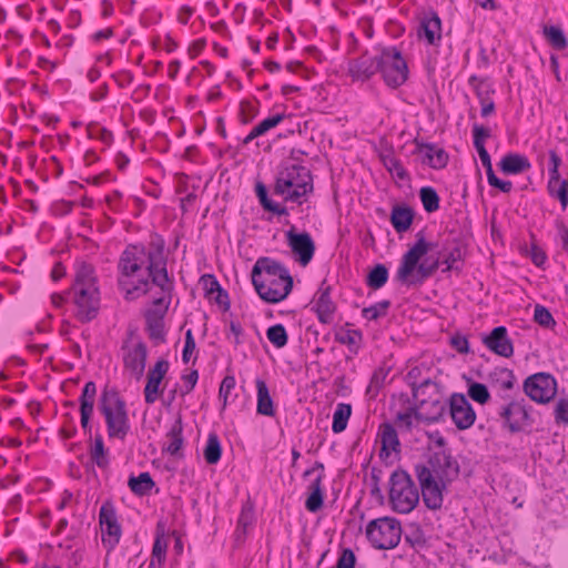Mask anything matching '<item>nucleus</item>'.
<instances>
[{
	"mask_svg": "<svg viewBox=\"0 0 568 568\" xmlns=\"http://www.w3.org/2000/svg\"><path fill=\"white\" fill-rule=\"evenodd\" d=\"M415 403H410V398L406 393L398 395V400L402 403V410L409 415L417 424L432 425L436 424L434 416L432 417L426 409L420 406L419 397L413 398Z\"/></svg>",
	"mask_w": 568,
	"mask_h": 568,
	"instance_id": "obj_29",
	"label": "nucleus"
},
{
	"mask_svg": "<svg viewBox=\"0 0 568 568\" xmlns=\"http://www.w3.org/2000/svg\"><path fill=\"white\" fill-rule=\"evenodd\" d=\"M542 33L549 45L555 50L561 51L568 47V40L560 27L545 26Z\"/></svg>",
	"mask_w": 568,
	"mask_h": 568,
	"instance_id": "obj_45",
	"label": "nucleus"
},
{
	"mask_svg": "<svg viewBox=\"0 0 568 568\" xmlns=\"http://www.w3.org/2000/svg\"><path fill=\"white\" fill-rule=\"evenodd\" d=\"M334 339L341 345H346L349 353L357 355L363 343V333L359 329H344L341 327L335 332Z\"/></svg>",
	"mask_w": 568,
	"mask_h": 568,
	"instance_id": "obj_37",
	"label": "nucleus"
},
{
	"mask_svg": "<svg viewBox=\"0 0 568 568\" xmlns=\"http://www.w3.org/2000/svg\"><path fill=\"white\" fill-rule=\"evenodd\" d=\"M429 367H427L425 364H420L417 366L412 367L406 376L405 381L408 384V386L412 388V396L413 398H418L420 393H424V381L426 377H424V372H428Z\"/></svg>",
	"mask_w": 568,
	"mask_h": 568,
	"instance_id": "obj_40",
	"label": "nucleus"
},
{
	"mask_svg": "<svg viewBox=\"0 0 568 568\" xmlns=\"http://www.w3.org/2000/svg\"><path fill=\"white\" fill-rule=\"evenodd\" d=\"M390 305L392 303L389 300H383L374 305L364 307L362 310V316L368 321H377L379 317L385 316L387 314V311L390 307Z\"/></svg>",
	"mask_w": 568,
	"mask_h": 568,
	"instance_id": "obj_54",
	"label": "nucleus"
},
{
	"mask_svg": "<svg viewBox=\"0 0 568 568\" xmlns=\"http://www.w3.org/2000/svg\"><path fill=\"white\" fill-rule=\"evenodd\" d=\"M332 287L327 285L326 280H324L320 288L317 291V300L314 305V311L317 315V320L322 324H329L333 321L334 313L336 311V305L331 298Z\"/></svg>",
	"mask_w": 568,
	"mask_h": 568,
	"instance_id": "obj_27",
	"label": "nucleus"
},
{
	"mask_svg": "<svg viewBox=\"0 0 568 568\" xmlns=\"http://www.w3.org/2000/svg\"><path fill=\"white\" fill-rule=\"evenodd\" d=\"M258 110L250 101H242L240 103V121L243 124L252 122L257 115Z\"/></svg>",
	"mask_w": 568,
	"mask_h": 568,
	"instance_id": "obj_60",
	"label": "nucleus"
},
{
	"mask_svg": "<svg viewBox=\"0 0 568 568\" xmlns=\"http://www.w3.org/2000/svg\"><path fill=\"white\" fill-rule=\"evenodd\" d=\"M498 416L503 422V428L510 434H529L535 424L532 408L525 398H509L499 407Z\"/></svg>",
	"mask_w": 568,
	"mask_h": 568,
	"instance_id": "obj_8",
	"label": "nucleus"
},
{
	"mask_svg": "<svg viewBox=\"0 0 568 568\" xmlns=\"http://www.w3.org/2000/svg\"><path fill=\"white\" fill-rule=\"evenodd\" d=\"M285 118H286L285 113H276V114H273V115L262 120L241 141V144L242 145L250 144L256 138L262 136V135L266 134L270 130L276 128Z\"/></svg>",
	"mask_w": 568,
	"mask_h": 568,
	"instance_id": "obj_36",
	"label": "nucleus"
},
{
	"mask_svg": "<svg viewBox=\"0 0 568 568\" xmlns=\"http://www.w3.org/2000/svg\"><path fill=\"white\" fill-rule=\"evenodd\" d=\"M71 294L75 305L74 316L80 323H89L97 318L100 311V291L94 266L87 262L75 265L72 286L67 292Z\"/></svg>",
	"mask_w": 568,
	"mask_h": 568,
	"instance_id": "obj_4",
	"label": "nucleus"
},
{
	"mask_svg": "<svg viewBox=\"0 0 568 568\" xmlns=\"http://www.w3.org/2000/svg\"><path fill=\"white\" fill-rule=\"evenodd\" d=\"M417 37L424 39L429 45H439L442 41V20L435 10L429 9L423 13Z\"/></svg>",
	"mask_w": 568,
	"mask_h": 568,
	"instance_id": "obj_20",
	"label": "nucleus"
},
{
	"mask_svg": "<svg viewBox=\"0 0 568 568\" xmlns=\"http://www.w3.org/2000/svg\"><path fill=\"white\" fill-rule=\"evenodd\" d=\"M285 237L287 245L291 247V251L300 265H308L316 248L311 234L306 231L297 232L296 227L292 225L290 230L285 232Z\"/></svg>",
	"mask_w": 568,
	"mask_h": 568,
	"instance_id": "obj_15",
	"label": "nucleus"
},
{
	"mask_svg": "<svg viewBox=\"0 0 568 568\" xmlns=\"http://www.w3.org/2000/svg\"><path fill=\"white\" fill-rule=\"evenodd\" d=\"M99 409L106 423L109 438L123 440L129 430L130 422L125 400L114 387L105 386L100 395Z\"/></svg>",
	"mask_w": 568,
	"mask_h": 568,
	"instance_id": "obj_6",
	"label": "nucleus"
},
{
	"mask_svg": "<svg viewBox=\"0 0 568 568\" xmlns=\"http://www.w3.org/2000/svg\"><path fill=\"white\" fill-rule=\"evenodd\" d=\"M555 420L557 424H568V398H560L555 407Z\"/></svg>",
	"mask_w": 568,
	"mask_h": 568,
	"instance_id": "obj_64",
	"label": "nucleus"
},
{
	"mask_svg": "<svg viewBox=\"0 0 568 568\" xmlns=\"http://www.w3.org/2000/svg\"><path fill=\"white\" fill-rule=\"evenodd\" d=\"M467 394L474 402L480 405L487 404L490 399V393L487 386L478 382L470 381L468 383Z\"/></svg>",
	"mask_w": 568,
	"mask_h": 568,
	"instance_id": "obj_53",
	"label": "nucleus"
},
{
	"mask_svg": "<svg viewBox=\"0 0 568 568\" xmlns=\"http://www.w3.org/2000/svg\"><path fill=\"white\" fill-rule=\"evenodd\" d=\"M170 304L151 305L150 308L145 310L143 316L145 320V331L149 338L156 344L165 343V323L164 318L169 311Z\"/></svg>",
	"mask_w": 568,
	"mask_h": 568,
	"instance_id": "obj_17",
	"label": "nucleus"
},
{
	"mask_svg": "<svg viewBox=\"0 0 568 568\" xmlns=\"http://www.w3.org/2000/svg\"><path fill=\"white\" fill-rule=\"evenodd\" d=\"M444 386L429 376L424 381V393L419 394L420 406H423L427 413L433 417L436 423L444 419L447 410V403L443 399Z\"/></svg>",
	"mask_w": 568,
	"mask_h": 568,
	"instance_id": "obj_12",
	"label": "nucleus"
},
{
	"mask_svg": "<svg viewBox=\"0 0 568 568\" xmlns=\"http://www.w3.org/2000/svg\"><path fill=\"white\" fill-rule=\"evenodd\" d=\"M388 275V268L384 264L378 263L367 273L366 285L372 290H379L387 283Z\"/></svg>",
	"mask_w": 568,
	"mask_h": 568,
	"instance_id": "obj_44",
	"label": "nucleus"
},
{
	"mask_svg": "<svg viewBox=\"0 0 568 568\" xmlns=\"http://www.w3.org/2000/svg\"><path fill=\"white\" fill-rule=\"evenodd\" d=\"M526 254L529 255L531 262L537 267H542L547 260L546 252L539 247L535 242L531 243L530 250L528 251L527 247H525Z\"/></svg>",
	"mask_w": 568,
	"mask_h": 568,
	"instance_id": "obj_62",
	"label": "nucleus"
},
{
	"mask_svg": "<svg viewBox=\"0 0 568 568\" xmlns=\"http://www.w3.org/2000/svg\"><path fill=\"white\" fill-rule=\"evenodd\" d=\"M440 253L442 252H438V255H440ZM440 266V256H437L432 262H428V260L419 261L415 271L406 276L405 280L398 277V271L396 272L395 280L406 286H420L426 280L432 277Z\"/></svg>",
	"mask_w": 568,
	"mask_h": 568,
	"instance_id": "obj_24",
	"label": "nucleus"
},
{
	"mask_svg": "<svg viewBox=\"0 0 568 568\" xmlns=\"http://www.w3.org/2000/svg\"><path fill=\"white\" fill-rule=\"evenodd\" d=\"M203 455L209 465H215L220 462L222 456V446L220 438L215 433L209 434Z\"/></svg>",
	"mask_w": 568,
	"mask_h": 568,
	"instance_id": "obj_47",
	"label": "nucleus"
},
{
	"mask_svg": "<svg viewBox=\"0 0 568 568\" xmlns=\"http://www.w3.org/2000/svg\"><path fill=\"white\" fill-rule=\"evenodd\" d=\"M414 143L416 145L414 153L422 155L423 164L428 165L434 170H442L447 166L449 155L443 148H439L434 143L419 141L418 139H415Z\"/></svg>",
	"mask_w": 568,
	"mask_h": 568,
	"instance_id": "obj_22",
	"label": "nucleus"
},
{
	"mask_svg": "<svg viewBox=\"0 0 568 568\" xmlns=\"http://www.w3.org/2000/svg\"><path fill=\"white\" fill-rule=\"evenodd\" d=\"M99 524L102 531V542L109 549L118 545L122 529L118 521L115 507L111 500H105L99 511Z\"/></svg>",
	"mask_w": 568,
	"mask_h": 568,
	"instance_id": "obj_14",
	"label": "nucleus"
},
{
	"mask_svg": "<svg viewBox=\"0 0 568 568\" xmlns=\"http://www.w3.org/2000/svg\"><path fill=\"white\" fill-rule=\"evenodd\" d=\"M169 368V361L160 358L155 365L149 369L146 376L148 381L144 387V398L146 404H153L163 393V389H161L160 386Z\"/></svg>",
	"mask_w": 568,
	"mask_h": 568,
	"instance_id": "obj_21",
	"label": "nucleus"
},
{
	"mask_svg": "<svg viewBox=\"0 0 568 568\" xmlns=\"http://www.w3.org/2000/svg\"><path fill=\"white\" fill-rule=\"evenodd\" d=\"M378 436L381 437V452L379 456H389V450L398 452L400 443L398 439L397 428L394 424L383 423L379 425Z\"/></svg>",
	"mask_w": 568,
	"mask_h": 568,
	"instance_id": "obj_32",
	"label": "nucleus"
},
{
	"mask_svg": "<svg viewBox=\"0 0 568 568\" xmlns=\"http://www.w3.org/2000/svg\"><path fill=\"white\" fill-rule=\"evenodd\" d=\"M196 351V343L191 328L185 332L184 347L182 351V361L187 364L191 361L193 353Z\"/></svg>",
	"mask_w": 568,
	"mask_h": 568,
	"instance_id": "obj_59",
	"label": "nucleus"
},
{
	"mask_svg": "<svg viewBox=\"0 0 568 568\" xmlns=\"http://www.w3.org/2000/svg\"><path fill=\"white\" fill-rule=\"evenodd\" d=\"M523 388L531 400L538 404H547L557 394V381L549 373H536L525 379Z\"/></svg>",
	"mask_w": 568,
	"mask_h": 568,
	"instance_id": "obj_11",
	"label": "nucleus"
},
{
	"mask_svg": "<svg viewBox=\"0 0 568 568\" xmlns=\"http://www.w3.org/2000/svg\"><path fill=\"white\" fill-rule=\"evenodd\" d=\"M415 217V211L407 204H395L392 209L389 221L397 233L407 232Z\"/></svg>",
	"mask_w": 568,
	"mask_h": 568,
	"instance_id": "obj_30",
	"label": "nucleus"
},
{
	"mask_svg": "<svg viewBox=\"0 0 568 568\" xmlns=\"http://www.w3.org/2000/svg\"><path fill=\"white\" fill-rule=\"evenodd\" d=\"M468 84L474 89L481 105V116L486 118L493 114L495 112V102L491 99V95L495 93V89L489 79L471 75L468 79Z\"/></svg>",
	"mask_w": 568,
	"mask_h": 568,
	"instance_id": "obj_23",
	"label": "nucleus"
},
{
	"mask_svg": "<svg viewBox=\"0 0 568 568\" xmlns=\"http://www.w3.org/2000/svg\"><path fill=\"white\" fill-rule=\"evenodd\" d=\"M393 424L402 435L412 434L413 429L419 425L402 409L395 412Z\"/></svg>",
	"mask_w": 568,
	"mask_h": 568,
	"instance_id": "obj_55",
	"label": "nucleus"
},
{
	"mask_svg": "<svg viewBox=\"0 0 568 568\" xmlns=\"http://www.w3.org/2000/svg\"><path fill=\"white\" fill-rule=\"evenodd\" d=\"M128 486L134 495L142 497L151 493L152 488L155 486V483L152 479L150 473L144 471L139 476H130Z\"/></svg>",
	"mask_w": 568,
	"mask_h": 568,
	"instance_id": "obj_42",
	"label": "nucleus"
},
{
	"mask_svg": "<svg viewBox=\"0 0 568 568\" xmlns=\"http://www.w3.org/2000/svg\"><path fill=\"white\" fill-rule=\"evenodd\" d=\"M378 73L390 89H398L408 80L407 62L396 47H387L381 50Z\"/></svg>",
	"mask_w": 568,
	"mask_h": 568,
	"instance_id": "obj_9",
	"label": "nucleus"
},
{
	"mask_svg": "<svg viewBox=\"0 0 568 568\" xmlns=\"http://www.w3.org/2000/svg\"><path fill=\"white\" fill-rule=\"evenodd\" d=\"M481 342L498 356L509 358L514 355V344L505 326L494 327L489 334L483 336Z\"/></svg>",
	"mask_w": 568,
	"mask_h": 568,
	"instance_id": "obj_19",
	"label": "nucleus"
},
{
	"mask_svg": "<svg viewBox=\"0 0 568 568\" xmlns=\"http://www.w3.org/2000/svg\"><path fill=\"white\" fill-rule=\"evenodd\" d=\"M400 523L393 517L373 519L366 526V537L376 549L387 550L395 548L400 541Z\"/></svg>",
	"mask_w": 568,
	"mask_h": 568,
	"instance_id": "obj_10",
	"label": "nucleus"
},
{
	"mask_svg": "<svg viewBox=\"0 0 568 568\" xmlns=\"http://www.w3.org/2000/svg\"><path fill=\"white\" fill-rule=\"evenodd\" d=\"M378 72V55L373 57L368 52L348 62V74L355 81H367Z\"/></svg>",
	"mask_w": 568,
	"mask_h": 568,
	"instance_id": "obj_25",
	"label": "nucleus"
},
{
	"mask_svg": "<svg viewBox=\"0 0 568 568\" xmlns=\"http://www.w3.org/2000/svg\"><path fill=\"white\" fill-rule=\"evenodd\" d=\"M252 284L260 298L270 304L284 301L294 286L287 267L268 256L258 257L251 272Z\"/></svg>",
	"mask_w": 568,
	"mask_h": 568,
	"instance_id": "obj_3",
	"label": "nucleus"
},
{
	"mask_svg": "<svg viewBox=\"0 0 568 568\" xmlns=\"http://www.w3.org/2000/svg\"><path fill=\"white\" fill-rule=\"evenodd\" d=\"M352 415V405L339 403L333 414L332 430L335 434L344 432Z\"/></svg>",
	"mask_w": 568,
	"mask_h": 568,
	"instance_id": "obj_46",
	"label": "nucleus"
},
{
	"mask_svg": "<svg viewBox=\"0 0 568 568\" xmlns=\"http://www.w3.org/2000/svg\"><path fill=\"white\" fill-rule=\"evenodd\" d=\"M499 168L505 174H520L528 171L531 164L524 154L508 153L499 162Z\"/></svg>",
	"mask_w": 568,
	"mask_h": 568,
	"instance_id": "obj_35",
	"label": "nucleus"
},
{
	"mask_svg": "<svg viewBox=\"0 0 568 568\" xmlns=\"http://www.w3.org/2000/svg\"><path fill=\"white\" fill-rule=\"evenodd\" d=\"M97 396V385L94 382H87L82 388L80 402V410L93 412Z\"/></svg>",
	"mask_w": 568,
	"mask_h": 568,
	"instance_id": "obj_51",
	"label": "nucleus"
},
{
	"mask_svg": "<svg viewBox=\"0 0 568 568\" xmlns=\"http://www.w3.org/2000/svg\"><path fill=\"white\" fill-rule=\"evenodd\" d=\"M447 407L457 429L466 430L474 425L476 413L464 394H452Z\"/></svg>",
	"mask_w": 568,
	"mask_h": 568,
	"instance_id": "obj_16",
	"label": "nucleus"
},
{
	"mask_svg": "<svg viewBox=\"0 0 568 568\" xmlns=\"http://www.w3.org/2000/svg\"><path fill=\"white\" fill-rule=\"evenodd\" d=\"M356 556L349 548H344L337 558V562L332 568H355Z\"/></svg>",
	"mask_w": 568,
	"mask_h": 568,
	"instance_id": "obj_61",
	"label": "nucleus"
},
{
	"mask_svg": "<svg viewBox=\"0 0 568 568\" xmlns=\"http://www.w3.org/2000/svg\"><path fill=\"white\" fill-rule=\"evenodd\" d=\"M168 439V444L162 447L163 453H168L171 456L182 458L183 457V446H184V437H183V420L182 416L179 415L178 418L172 424L171 428L165 435Z\"/></svg>",
	"mask_w": 568,
	"mask_h": 568,
	"instance_id": "obj_28",
	"label": "nucleus"
},
{
	"mask_svg": "<svg viewBox=\"0 0 568 568\" xmlns=\"http://www.w3.org/2000/svg\"><path fill=\"white\" fill-rule=\"evenodd\" d=\"M463 261V255H462V248L459 245H455L454 247H452L447 254L444 255L443 258H440V262H442V265H444L442 272L443 273H448V272H456V273H460L462 272V265H459L458 263Z\"/></svg>",
	"mask_w": 568,
	"mask_h": 568,
	"instance_id": "obj_48",
	"label": "nucleus"
},
{
	"mask_svg": "<svg viewBox=\"0 0 568 568\" xmlns=\"http://www.w3.org/2000/svg\"><path fill=\"white\" fill-rule=\"evenodd\" d=\"M534 320L544 328H554L556 326V321L550 311L539 304L535 306Z\"/></svg>",
	"mask_w": 568,
	"mask_h": 568,
	"instance_id": "obj_57",
	"label": "nucleus"
},
{
	"mask_svg": "<svg viewBox=\"0 0 568 568\" xmlns=\"http://www.w3.org/2000/svg\"><path fill=\"white\" fill-rule=\"evenodd\" d=\"M423 501L429 510L443 507L444 491L460 473V466L450 449H438L428 455L427 463L414 466Z\"/></svg>",
	"mask_w": 568,
	"mask_h": 568,
	"instance_id": "obj_1",
	"label": "nucleus"
},
{
	"mask_svg": "<svg viewBox=\"0 0 568 568\" xmlns=\"http://www.w3.org/2000/svg\"><path fill=\"white\" fill-rule=\"evenodd\" d=\"M272 191L284 202L302 205L314 191L311 170L302 164L283 163L276 172Z\"/></svg>",
	"mask_w": 568,
	"mask_h": 568,
	"instance_id": "obj_5",
	"label": "nucleus"
},
{
	"mask_svg": "<svg viewBox=\"0 0 568 568\" xmlns=\"http://www.w3.org/2000/svg\"><path fill=\"white\" fill-rule=\"evenodd\" d=\"M325 474H317L314 480L307 487V497L305 500V508L310 513H317L323 508L325 493L322 487Z\"/></svg>",
	"mask_w": 568,
	"mask_h": 568,
	"instance_id": "obj_31",
	"label": "nucleus"
},
{
	"mask_svg": "<svg viewBox=\"0 0 568 568\" xmlns=\"http://www.w3.org/2000/svg\"><path fill=\"white\" fill-rule=\"evenodd\" d=\"M148 252L143 244H129L121 253L118 270L123 277H131L142 268L143 258Z\"/></svg>",
	"mask_w": 568,
	"mask_h": 568,
	"instance_id": "obj_18",
	"label": "nucleus"
},
{
	"mask_svg": "<svg viewBox=\"0 0 568 568\" xmlns=\"http://www.w3.org/2000/svg\"><path fill=\"white\" fill-rule=\"evenodd\" d=\"M415 237V243L402 256L400 264L398 266V277L400 280H405L406 276L415 271L423 256H425L429 251L438 247L437 243L426 241L424 231L417 232Z\"/></svg>",
	"mask_w": 568,
	"mask_h": 568,
	"instance_id": "obj_13",
	"label": "nucleus"
},
{
	"mask_svg": "<svg viewBox=\"0 0 568 568\" xmlns=\"http://www.w3.org/2000/svg\"><path fill=\"white\" fill-rule=\"evenodd\" d=\"M547 191L551 197L560 202L562 210H566L568 205V179L560 182L548 181Z\"/></svg>",
	"mask_w": 568,
	"mask_h": 568,
	"instance_id": "obj_50",
	"label": "nucleus"
},
{
	"mask_svg": "<svg viewBox=\"0 0 568 568\" xmlns=\"http://www.w3.org/2000/svg\"><path fill=\"white\" fill-rule=\"evenodd\" d=\"M200 282L203 285L205 297L207 298H212V295L221 287L219 281L213 274L202 275Z\"/></svg>",
	"mask_w": 568,
	"mask_h": 568,
	"instance_id": "obj_63",
	"label": "nucleus"
},
{
	"mask_svg": "<svg viewBox=\"0 0 568 568\" xmlns=\"http://www.w3.org/2000/svg\"><path fill=\"white\" fill-rule=\"evenodd\" d=\"M235 384H236V381L233 375H226L222 379L220 389H219V398H220V400H222L221 412H223L226 408V406L229 404V400H227L229 396H230L231 392L235 388Z\"/></svg>",
	"mask_w": 568,
	"mask_h": 568,
	"instance_id": "obj_58",
	"label": "nucleus"
},
{
	"mask_svg": "<svg viewBox=\"0 0 568 568\" xmlns=\"http://www.w3.org/2000/svg\"><path fill=\"white\" fill-rule=\"evenodd\" d=\"M266 337L276 348H283L288 342L287 332L282 324H275L266 329Z\"/></svg>",
	"mask_w": 568,
	"mask_h": 568,
	"instance_id": "obj_52",
	"label": "nucleus"
},
{
	"mask_svg": "<svg viewBox=\"0 0 568 568\" xmlns=\"http://www.w3.org/2000/svg\"><path fill=\"white\" fill-rule=\"evenodd\" d=\"M419 199L427 213L436 212L439 209V195L433 186H423L419 190Z\"/></svg>",
	"mask_w": 568,
	"mask_h": 568,
	"instance_id": "obj_49",
	"label": "nucleus"
},
{
	"mask_svg": "<svg viewBox=\"0 0 568 568\" xmlns=\"http://www.w3.org/2000/svg\"><path fill=\"white\" fill-rule=\"evenodd\" d=\"M256 389H257V405L256 413L258 415L273 417L276 413L273 399L270 395L268 387L266 383L262 379L256 381Z\"/></svg>",
	"mask_w": 568,
	"mask_h": 568,
	"instance_id": "obj_38",
	"label": "nucleus"
},
{
	"mask_svg": "<svg viewBox=\"0 0 568 568\" xmlns=\"http://www.w3.org/2000/svg\"><path fill=\"white\" fill-rule=\"evenodd\" d=\"M150 245L152 250L148 252L149 263L146 266L150 280L142 278L132 287H126L128 281L119 277V287L125 291V300L132 301L141 295L148 294L150 291V283H152L158 286L162 293L160 297L152 301L153 305L171 304L174 292V281L168 274L166 258L163 255L165 242L162 236L156 235L155 240H153Z\"/></svg>",
	"mask_w": 568,
	"mask_h": 568,
	"instance_id": "obj_2",
	"label": "nucleus"
},
{
	"mask_svg": "<svg viewBox=\"0 0 568 568\" xmlns=\"http://www.w3.org/2000/svg\"><path fill=\"white\" fill-rule=\"evenodd\" d=\"M90 458L99 468L105 469L110 465L109 452L104 446L103 437L97 433L90 446Z\"/></svg>",
	"mask_w": 568,
	"mask_h": 568,
	"instance_id": "obj_39",
	"label": "nucleus"
},
{
	"mask_svg": "<svg viewBox=\"0 0 568 568\" xmlns=\"http://www.w3.org/2000/svg\"><path fill=\"white\" fill-rule=\"evenodd\" d=\"M389 503L399 514H409L419 503V490L404 469L398 468L390 475Z\"/></svg>",
	"mask_w": 568,
	"mask_h": 568,
	"instance_id": "obj_7",
	"label": "nucleus"
},
{
	"mask_svg": "<svg viewBox=\"0 0 568 568\" xmlns=\"http://www.w3.org/2000/svg\"><path fill=\"white\" fill-rule=\"evenodd\" d=\"M488 381L493 386L501 389H511L516 383L514 372L506 367H496L488 375Z\"/></svg>",
	"mask_w": 568,
	"mask_h": 568,
	"instance_id": "obj_41",
	"label": "nucleus"
},
{
	"mask_svg": "<svg viewBox=\"0 0 568 568\" xmlns=\"http://www.w3.org/2000/svg\"><path fill=\"white\" fill-rule=\"evenodd\" d=\"M168 537L165 532V526L159 521L155 528V539L152 547L151 558L165 561L168 550Z\"/></svg>",
	"mask_w": 568,
	"mask_h": 568,
	"instance_id": "obj_43",
	"label": "nucleus"
},
{
	"mask_svg": "<svg viewBox=\"0 0 568 568\" xmlns=\"http://www.w3.org/2000/svg\"><path fill=\"white\" fill-rule=\"evenodd\" d=\"M255 195L258 199L260 205L265 212L273 213L277 216L288 215V210L285 205L274 202L270 195L266 185L262 181L255 183Z\"/></svg>",
	"mask_w": 568,
	"mask_h": 568,
	"instance_id": "obj_34",
	"label": "nucleus"
},
{
	"mask_svg": "<svg viewBox=\"0 0 568 568\" xmlns=\"http://www.w3.org/2000/svg\"><path fill=\"white\" fill-rule=\"evenodd\" d=\"M387 373L388 372L382 367L374 371L369 379V384L366 388V395H368L371 398H375L377 396L378 392L384 386Z\"/></svg>",
	"mask_w": 568,
	"mask_h": 568,
	"instance_id": "obj_56",
	"label": "nucleus"
},
{
	"mask_svg": "<svg viewBox=\"0 0 568 568\" xmlns=\"http://www.w3.org/2000/svg\"><path fill=\"white\" fill-rule=\"evenodd\" d=\"M255 520L254 506L251 501L242 505L240 516L237 518L236 529L234 531V540L237 545L244 542L247 529L253 526Z\"/></svg>",
	"mask_w": 568,
	"mask_h": 568,
	"instance_id": "obj_33",
	"label": "nucleus"
},
{
	"mask_svg": "<svg viewBox=\"0 0 568 568\" xmlns=\"http://www.w3.org/2000/svg\"><path fill=\"white\" fill-rule=\"evenodd\" d=\"M148 358V347L144 342L140 341L133 348H129L123 356L124 368L140 379L145 369Z\"/></svg>",
	"mask_w": 568,
	"mask_h": 568,
	"instance_id": "obj_26",
	"label": "nucleus"
}]
</instances>
